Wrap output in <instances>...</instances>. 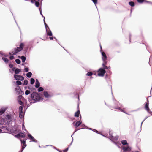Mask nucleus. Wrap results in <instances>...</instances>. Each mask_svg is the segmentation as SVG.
<instances>
[{"label": "nucleus", "instance_id": "nucleus-1", "mask_svg": "<svg viewBox=\"0 0 152 152\" xmlns=\"http://www.w3.org/2000/svg\"><path fill=\"white\" fill-rule=\"evenodd\" d=\"M31 97L32 100L34 101L33 103H34L35 102H39L42 99L38 94L35 92H33L31 94Z\"/></svg>", "mask_w": 152, "mask_h": 152}, {"label": "nucleus", "instance_id": "nucleus-2", "mask_svg": "<svg viewBox=\"0 0 152 152\" xmlns=\"http://www.w3.org/2000/svg\"><path fill=\"white\" fill-rule=\"evenodd\" d=\"M24 46V44L23 43H21L19 45V47L16 48H15L14 50L10 52L9 54L10 55H16L18 52H19L23 49Z\"/></svg>", "mask_w": 152, "mask_h": 152}, {"label": "nucleus", "instance_id": "nucleus-3", "mask_svg": "<svg viewBox=\"0 0 152 152\" xmlns=\"http://www.w3.org/2000/svg\"><path fill=\"white\" fill-rule=\"evenodd\" d=\"M101 54L102 55V60L103 62L102 64V65L104 67V69H107V67L105 65L107 62V56L105 53L104 52H101Z\"/></svg>", "mask_w": 152, "mask_h": 152}, {"label": "nucleus", "instance_id": "nucleus-4", "mask_svg": "<svg viewBox=\"0 0 152 152\" xmlns=\"http://www.w3.org/2000/svg\"><path fill=\"white\" fill-rule=\"evenodd\" d=\"M5 124H9L11 123L13 120L12 116V115L7 114L5 116L4 118H3Z\"/></svg>", "mask_w": 152, "mask_h": 152}, {"label": "nucleus", "instance_id": "nucleus-5", "mask_svg": "<svg viewBox=\"0 0 152 152\" xmlns=\"http://www.w3.org/2000/svg\"><path fill=\"white\" fill-rule=\"evenodd\" d=\"M103 68H101L98 70V72L97 73L98 76H104V74L106 72L104 67L103 66Z\"/></svg>", "mask_w": 152, "mask_h": 152}, {"label": "nucleus", "instance_id": "nucleus-6", "mask_svg": "<svg viewBox=\"0 0 152 152\" xmlns=\"http://www.w3.org/2000/svg\"><path fill=\"white\" fill-rule=\"evenodd\" d=\"M15 90L16 94L18 95H22L23 94V92L22 91L19 86H18L15 88Z\"/></svg>", "mask_w": 152, "mask_h": 152}, {"label": "nucleus", "instance_id": "nucleus-7", "mask_svg": "<svg viewBox=\"0 0 152 152\" xmlns=\"http://www.w3.org/2000/svg\"><path fill=\"white\" fill-rule=\"evenodd\" d=\"M20 140L21 141V144H23V145L22 146L21 150V152H22L26 146V141L25 140L20 139Z\"/></svg>", "mask_w": 152, "mask_h": 152}, {"label": "nucleus", "instance_id": "nucleus-8", "mask_svg": "<svg viewBox=\"0 0 152 152\" xmlns=\"http://www.w3.org/2000/svg\"><path fill=\"white\" fill-rule=\"evenodd\" d=\"M108 138L110 139L113 142V141H116L118 140V136H116L115 137H114L113 136H109V137Z\"/></svg>", "mask_w": 152, "mask_h": 152}, {"label": "nucleus", "instance_id": "nucleus-9", "mask_svg": "<svg viewBox=\"0 0 152 152\" xmlns=\"http://www.w3.org/2000/svg\"><path fill=\"white\" fill-rule=\"evenodd\" d=\"M28 136L29 138V139L32 140V141L37 142V141L35 140V139L30 134H29L28 135Z\"/></svg>", "mask_w": 152, "mask_h": 152}, {"label": "nucleus", "instance_id": "nucleus-10", "mask_svg": "<svg viewBox=\"0 0 152 152\" xmlns=\"http://www.w3.org/2000/svg\"><path fill=\"white\" fill-rule=\"evenodd\" d=\"M12 70L14 72L15 74H18L20 71V69L18 68H16L15 67L13 68Z\"/></svg>", "mask_w": 152, "mask_h": 152}, {"label": "nucleus", "instance_id": "nucleus-11", "mask_svg": "<svg viewBox=\"0 0 152 152\" xmlns=\"http://www.w3.org/2000/svg\"><path fill=\"white\" fill-rule=\"evenodd\" d=\"M16 136L18 138H19L20 137L23 138L25 136V135L23 133L20 132L16 135Z\"/></svg>", "mask_w": 152, "mask_h": 152}, {"label": "nucleus", "instance_id": "nucleus-12", "mask_svg": "<svg viewBox=\"0 0 152 152\" xmlns=\"http://www.w3.org/2000/svg\"><path fill=\"white\" fill-rule=\"evenodd\" d=\"M43 94L46 98H50L51 97V96L49 94L47 91H44Z\"/></svg>", "mask_w": 152, "mask_h": 152}, {"label": "nucleus", "instance_id": "nucleus-13", "mask_svg": "<svg viewBox=\"0 0 152 152\" xmlns=\"http://www.w3.org/2000/svg\"><path fill=\"white\" fill-rule=\"evenodd\" d=\"M122 149L124 152L130 151L131 150V148L129 146H128L127 147H124Z\"/></svg>", "mask_w": 152, "mask_h": 152}, {"label": "nucleus", "instance_id": "nucleus-14", "mask_svg": "<svg viewBox=\"0 0 152 152\" xmlns=\"http://www.w3.org/2000/svg\"><path fill=\"white\" fill-rule=\"evenodd\" d=\"M7 107H4L0 109V115H2L3 114L7 109Z\"/></svg>", "mask_w": 152, "mask_h": 152}, {"label": "nucleus", "instance_id": "nucleus-15", "mask_svg": "<svg viewBox=\"0 0 152 152\" xmlns=\"http://www.w3.org/2000/svg\"><path fill=\"white\" fill-rule=\"evenodd\" d=\"M46 30L47 35L49 36H51L52 35V33L50 28L48 29H46Z\"/></svg>", "mask_w": 152, "mask_h": 152}, {"label": "nucleus", "instance_id": "nucleus-16", "mask_svg": "<svg viewBox=\"0 0 152 152\" xmlns=\"http://www.w3.org/2000/svg\"><path fill=\"white\" fill-rule=\"evenodd\" d=\"M137 1L138 2L142 3L143 2H145V3H148L150 4H152V3L149 1H147L146 0H137Z\"/></svg>", "mask_w": 152, "mask_h": 152}, {"label": "nucleus", "instance_id": "nucleus-17", "mask_svg": "<svg viewBox=\"0 0 152 152\" xmlns=\"http://www.w3.org/2000/svg\"><path fill=\"white\" fill-rule=\"evenodd\" d=\"M149 103L148 102H147L145 106V110H147V112H148L149 113V112H150L151 111H150V109L149 107Z\"/></svg>", "mask_w": 152, "mask_h": 152}, {"label": "nucleus", "instance_id": "nucleus-18", "mask_svg": "<svg viewBox=\"0 0 152 152\" xmlns=\"http://www.w3.org/2000/svg\"><path fill=\"white\" fill-rule=\"evenodd\" d=\"M15 80H23L24 79L23 77H14Z\"/></svg>", "mask_w": 152, "mask_h": 152}, {"label": "nucleus", "instance_id": "nucleus-19", "mask_svg": "<svg viewBox=\"0 0 152 152\" xmlns=\"http://www.w3.org/2000/svg\"><path fill=\"white\" fill-rule=\"evenodd\" d=\"M3 125H6L4 121L3 118H0V126Z\"/></svg>", "mask_w": 152, "mask_h": 152}, {"label": "nucleus", "instance_id": "nucleus-20", "mask_svg": "<svg viewBox=\"0 0 152 152\" xmlns=\"http://www.w3.org/2000/svg\"><path fill=\"white\" fill-rule=\"evenodd\" d=\"M81 124V122L80 121H77L75 124V126L76 128L79 126Z\"/></svg>", "mask_w": 152, "mask_h": 152}, {"label": "nucleus", "instance_id": "nucleus-21", "mask_svg": "<svg viewBox=\"0 0 152 152\" xmlns=\"http://www.w3.org/2000/svg\"><path fill=\"white\" fill-rule=\"evenodd\" d=\"M20 59L22 60V62L24 63L26 59V58L24 56H22L20 57Z\"/></svg>", "mask_w": 152, "mask_h": 152}, {"label": "nucleus", "instance_id": "nucleus-22", "mask_svg": "<svg viewBox=\"0 0 152 152\" xmlns=\"http://www.w3.org/2000/svg\"><path fill=\"white\" fill-rule=\"evenodd\" d=\"M80 114V111L79 110L77 111L75 113V116L77 117H78L79 116V114Z\"/></svg>", "mask_w": 152, "mask_h": 152}, {"label": "nucleus", "instance_id": "nucleus-23", "mask_svg": "<svg viewBox=\"0 0 152 152\" xmlns=\"http://www.w3.org/2000/svg\"><path fill=\"white\" fill-rule=\"evenodd\" d=\"M19 117L21 119L23 118L24 117V114L23 112L21 113V112H19Z\"/></svg>", "mask_w": 152, "mask_h": 152}, {"label": "nucleus", "instance_id": "nucleus-24", "mask_svg": "<svg viewBox=\"0 0 152 152\" xmlns=\"http://www.w3.org/2000/svg\"><path fill=\"white\" fill-rule=\"evenodd\" d=\"M121 142V143L123 145H126L128 144V143H127L126 140H122Z\"/></svg>", "mask_w": 152, "mask_h": 152}, {"label": "nucleus", "instance_id": "nucleus-25", "mask_svg": "<svg viewBox=\"0 0 152 152\" xmlns=\"http://www.w3.org/2000/svg\"><path fill=\"white\" fill-rule=\"evenodd\" d=\"M85 129H90V130H92L93 131H94V132H96V133H98V132L96 130L93 129H92V128H88V127H87V126H86V128H85Z\"/></svg>", "mask_w": 152, "mask_h": 152}, {"label": "nucleus", "instance_id": "nucleus-26", "mask_svg": "<svg viewBox=\"0 0 152 152\" xmlns=\"http://www.w3.org/2000/svg\"><path fill=\"white\" fill-rule=\"evenodd\" d=\"M129 5L132 7H134L135 5V4L133 1H130L129 2Z\"/></svg>", "mask_w": 152, "mask_h": 152}, {"label": "nucleus", "instance_id": "nucleus-27", "mask_svg": "<svg viewBox=\"0 0 152 152\" xmlns=\"http://www.w3.org/2000/svg\"><path fill=\"white\" fill-rule=\"evenodd\" d=\"M2 59L3 61L6 63H7L8 62V60L6 58L2 57Z\"/></svg>", "mask_w": 152, "mask_h": 152}, {"label": "nucleus", "instance_id": "nucleus-28", "mask_svg": "<svg viewBox=\"0 0 152 152\" xmlns=\"http://www.w3.org/2000/svg\"><path fill=\"white\" fill-rule=\"evenodd\" d=\"M93 73L92 72H88L86 74L87 76H92Z\"/></svg>", "mask_w": 152, "mask_h": 152}, {"label": "nucleus", "instance_id": "nucleus-29", "mask_svg": "<svg viewBox=\"0 0 152 152\" xmlns=\"http://www.w3.org/2000/svg\"><path fill=\"white\" fill-rule=\"evenodd\" d=\"M31 93L30 91L28 90H26L25 91V94L26 95H27L30 94Z\"/></svg>", "mask_w": 152, "mask_h": 152}, {"label": "nucleus", "instance_id": "nucleus-30", "mask_svg": "<svg viewBox=\"0 0 152 152\" xmlns=\"http://www.w3.org/2000/svg\"><path fill=\"white\" fill-rule=\"evenodd\" d=\"M22 98V96H21V95H20L18 96L17 97V100L18 101L21 100V99Z\"/></svg>", "mask_w": 152, "mask_h": 152}, {"label": "nucleus", "instance_id": "nucleus-31", "mask_svg": "<svg viewBox=\"0 0 152 152\" xmlns=\"http://www.w3.org/2000/svg\"><path fill=\"white\" fill-rule=\"evenodd\" d=\"M23 106H21L19 107V112H21V113L23 112Z\"/></svg>", "mask_w": 152, "mask_h": 152}, {"label": "nucleus", "instance_id": "nucleus-32", "mask_svg": "<svg viewBox=\"0 0 152 152\" xmlns=\"http://www.w3.org/2000/svg\"><path fill=\"white\" fill-rule=\"evenodd\" d=\"M40 86V83H39V82H37V83H36V84H35V87L36 88H38L39 86Z\"/></svg>", "mask_w": 152, "mask_h": 152}, {"label": "nucleus", "instance_id": "nucleus-33", "mask_svg": "<svg viewBox=\"0 0 152 152\" xmlns=\"http://www.w3.org/2000/svg\"><path fill=\"white\" fill-rule=\"evenodd\" d=\"M44 89L42 87H39L38 89V92H41Z\"/></svg>", "mask_w": 152, "mask_h": 152}, {"label": "nucleus", "instance_id": "nucleus-34", "mask_svg": "<svg viewBox=\"0 0 152 152\" xmlns=\"http://www.w3.org/2000/svg\"><path fill=\"white\" fill-rule=\"evenodd\" d=\"M28 81L26 80H25L24 81L23 83V85H26L28 84Z\"/></svg>", "mask_w": 152, "mask_h": 152}, {"label": "nucleus", "instance_id": "nucleus-35", "mask_svg": "<svg viewBox=\"0 0 152 152\" xmlns=\"http://www.w3.org/2000/svg\"><path fill=\"white\" fill-rule=\"evenodd\" d=\"M15 61L16 63H17L18 64H20L21 62L20 60L18 59H16L15 60Z\"/></svg>", "mask_w": 152, "mask_h": 152}, {"label": "nucleus", "instance_id": "nucleus-36", "mask_svg": "<svg viewBox=\"0 0 152 152\" xmlns=\"http://www.w3.org/2000/svg\"><path fill=\"white\" fill-rule=\"evenodd\" d=\"M16 83L18 85H20L22 84L20 80H17L16 81Z\"/></svg>", "mask_w": 152, "mask_h": 152}, {"label": "nucleus", "instance_id": "nucleus-37", "mask_svg": "<svg viewBox=\"0 0 152 152\" xmlns=\"http://www.w3.org/2000/svg\"><path fill=\"white\" fill-rule=\"evenodd\" d=\"M35 82L34 80L32 78H31L30 79V83L31 84H33Z\"/></svg>", "mask_w": 152, "mask_h": 152}, {"label": "nucleus", "instance_id": "nucleus-38", "mask_svg": "<svg viewBox=\"0 0 152 152\" xmlns=\"http://www.w3.org/2000/svg\"><path fill=\"white\" fill-rule=\"evenodd\" d=\"M39 10L40 11V14L42 16V17H43L44 18V17H45L44 16L42 13V8L41 7H40L39 8Z\"/></svg>", "mask_w": 152, "mask_h": 152}, {"label": "nucleus", "instance_id": "nucleus-39", "mask_svg": "<svg viewBox=\"0 0 152 152\" xmlns=\"http://www.w3.org/2000/svg\"><path fill=\"white\" fill-rule=\"evenodd\" d=\"M35 6L37 7H39V4H40L39 3V2L36 1L35 3Z\"/></svg>", "mask_w": 152, "mask_h": 152}, {"label": "nucleus", "instance_id": "nucleus-40", "mask_svg": "<svg viewBox=\"0 0 152 152\" xmlns=\"http://www.w3.org/2000/svg\"><path fill=\"white\" fill-rule=\"evenodd\" d=\"M18 102L19 104L20 105H21V106H23V104H24L23 103L21 100L18 101Z\"/></svg>", "mask_w": 152, "mask_h": 152}, {"label": "nucleus", "instance_id": "nucleus-41", "mask_svg": "<svg viewBox=\"0 0 152 152\" xmlns=\"http://www.w3.org/2000/svg\"><path fill=\"white\" fill-rule=\"evenodd\" d=\"M32 73L31 72H29L26 74V76H31Z\"/></svg>", "mask_w": 152, "mask_h": 152}, {"label": "nucleus", "instance_id": "nucleus-42", "mask_svg": "<svg viewBox=\"0 0 152 152\" xmlns=\"http://www.w3.org/2000/svg\"><path fill=\"white\" fill-rule=\"evenodd\" d=\"M92 1L96 6V4L97 3V0H92Z\"/></svg>", "mask_w": 152, "mask_h": 152}, {"label": "nucleus", "instance_id": "nucleus-43", "mask_svg": "<svg viewBox=\"0 0 152 152\" xmlns=\"http://www.w3.org/2000/svg\"><path fill=\"white\" fill-rule=\"evenodd\" d=\"M44 25L46 28V29H48L50 28L46 23H45V24Z\"/></svg>", "mask_w": 152, "mask_h": 152}, {"label": "nucleus", "instance_id": "nucleus-44", "mask_svg": "<svg viewBox=\"0 0 152 152\" xmlns=\"http://www.w3.org/2000/svg\"><path fill=\"white\" fill-rule=\"evenodd\" d=\"M113 143L115 144L117 146H118V148H120V147L118 144V143L117 142H115V141H113Z\"/></svg>", "mask_w": 152, "mask_h": 152}, {"label": "nucleus", "instance_id": "nucleus-45", "mask_svg": "<svg viewBox=\"0 0 152 152\" xmlns=\"http://www.w3.org/2000/svg\"><path fill=\"white\" fill-rule=\"evenodd\" d=\"M115 109H118L121 111L124 112L123 110L122 109H121L120 107H115Z\"/></svg>", "mask_w": 152, "mask_h": 152}, {"label": "nucleus", "instance_id": "nucleus-46", "mask_svg": "<svg viewBox=\"0 0 152 152\" xmlns=\"http://www.w3.org/2000/svg\"><path fill=\"white\" fill-rule=\"evenodd\" d=\"M25 71L26 72H27L28 71V67H26L24 68Z\"/></svg>", "mask_w": 152, "mask_h": 152}, {"label": "nucleus", "instance_id": "nucleus-47", "mask_svg": "<svg viewBox=\"0 0 152 152\" xmlns=\"http://www.w3.org/2000/svg\"><path fill=\"white\" fill-rule=\"evenodd\" d=\"M109 134L110 135V136H112V135L113 134V132L111 130H110L109 132Z\"/></svg>", "mask_w": 152, "mask_h": 152}, {"label": "nucleus", "instance_id": "nucleus-48", "mask_svg": "<svg viewBox=\"0 0 152 152\" xmlns=\"http://www.w3.org/2000/svg\"><path fill=\"white\" fill-rule=\"evenodd\" d=\"M13 65L12 64H9V67L10 68H13Z\"/></svg>", "mask_w": 152, "mask_h": 152}, {"label": "nucleus", "instance_id": "nucleus-49", "mask_svg": "<svg viewBox=\"0 0 152 152\" xmlns=\"http://www.w3.org/2000/svg\"><path fill=\"white\" fill-rule=\"evenodd\" d=\"M10 60L13 59L14 58V56H10Z\"/></svg>", "mask_w": 152, "mask_h": 152}, {"label": "nucleus", "instance_id": "nucleus-50", "mask_svg": "<svg viewBox=\"0 0 152 152\" xmlns=\"http://www.w3.org/2000/svg\"><path fill=\"white\" fill-rule=\"evenodd\" d=\"M98 72V71L96 72H95L93 73V75H96V76L97 75V73Z\"/></svg>", "mask_w": 152, "mask_h": 152}, {"label": "nucleus", "instance_id": "nucleus-51", "mask_svg": "<svg viewBox=\"0 0 152 152\" xmlns=\"http://www.w3.org/2000/svg\"><path fill=\"white\" fill-rule=\"evenodd\" d=\"M31 2L32 3H34L36 1V0H31Z\"/></svg>", "mask_w": 152, "mask_h": 152}, {"label": "nucleus", "instance_id": "nucleus-52", "mask_svg": "<svg viewBox=\"0 0 152 152\" xmlns=\"http://www.w3.org/2000/svg\"><path fill=\"white\" fill-rule=\"evenodd\" d=\"M68 149H69L68 148H66V149H65L64 150V152H67L68 150Z\"/></svg>", "mask_w": 152, "mask_h": 152}, {"label": "nucleus", "instance_id": "nucleus-53", "mask_svg": "<svg viewBox=\"0 0 152 152\" xmlns=\"http://www.w3.org/2000/svg\"><path fill=\"white\" fill-rule=\"evenodd\" d=\"M49 39L50 40H53V37L50 36L49 37Z\"/></svg>", "mask_w": 152, "mask_h": 152}, {"label": "nucleus", "instance_id": "nucleus-54", "mask_svg": "<svg viewBox=\"0 0 152 152\" xmlns=\"http://www.w3.org/2000/svg\"><path fill=\"white\" fill-rule=\"evenodd\" d=\"M2 129H5L6 128V127L4 126H2L1 127Z\"/></svg>", "mask_w": 152, "mask_h": 152}, {"label": "nucleus", "instance_id": "nucleus-55", "mask_svg": "<svg viewBox=\"0 0 152 152\" xmlns=\"http://www.w3.org/2000/svg\"><path fill=\"white\" fill-rule=\"evenodd\" d=\"M72 135L71 136V137H72V142H71L70 144V145L69 146H70V145H71V144H72V142L73 141V137H72Z\"/></svg>", "mask_w": 152, "mask_h": 152}, {"label": "nucleus", "instance_id": "nucleus-56", "mask_svg": "<svg viewBox=\"0 0 152 152\" xmlns=\"http://www.w3.org/2000/svg\"><path fill=\"white\" fill-rule=\"evenodd\" d=\"M45 18L44 17V20H43V22H44V25L45 24V23H46L45 22Z\"/></svg>", "mask_w": 152, "mask_h": 152}, {"label": "nucleus", "instance_id": "nucleus-57", "mask_svg": "<svg viewBox=\"0 0 152 152\" xmlns=\"http://www.w3.org/2000/svg\"><path fill=\"white\" fill-rule=\"evenodd\" d=\"M14 76H21V75H14Z\"/></svg>", "mask_w": 152, "mask_h": 152}, {"label": "nucleus", "instance_id": "nucleus-58", "mask_svg": "<svg viewBox=\"0 0 152 152\" xmlns=\"http://www.w3.org/2000/svg\"><path fill=\"white\" fill-rule=\"evenodd\" d=\"M116 104L118 106H119V103L118 102H117Z\"/></svg>", "mask_w": 152, "mask_h": 152}, {"label": "nucleus", "instance_id": "nucleus-59", "mask_svg": "<svg viewBox=\"0 0 152 152\" xmlns=\"http://www.w3.org/2000/svg\"><path fill=\"white\" fill-rule=\"evenodd\" d=\"M148 117H146L145 119H144L143 120V121H142V122H143L145 120L146 118Z\"/></svg>", "mask_w": 152, "mask_h": 152}, {"label": "nucleus", "instance_id": "nucleus-60", "mask_svg": "<svg viewBox=\"0 0 152 152\" xmlns=\"http://www.w3.org/2000/svg\"><path fill=\"white\" fill-rule=\"evenodd\" d=\"M23 128H24V129L25 128V127H24V125H23V126H22V129H23Z\"/></svg>", "mask_w": 152, "mask_h": 152}, {"label": "nucleus", "instance_id": "nucleus-61", "mask_svg": "<svg viewBox=\"0 0 152 152\" xmlns=\"http://www.w3.org/2000/svg\"><path fill=\"white\" fill-rule=\"evenodd\" d=\"M77 130V129H75L74 132L73 134H74L75 132H76Z\"/></svg>", "mask_w": 152, "mask_h": 152}, {"label": "nucleus", "instance_id": "nucleus-62", "mask_svg": "<svg viewBox=\"0 0 152 152\" xmlns=\"http://www.w3.org/2000/svg\"><path fill=\"white\" fill-rule=\"evenodd\" d=\"M100 49H101L100 51H101L102 50V47L101 45H100Z\"/></svg>", "mask_w": 152, "mask_h": 152}, {"label": "nucleus", "instance_id": "nucleus-63", "mask_svg": "<svg viewBox=\"0 0 152 152\" xmlns=\"http://www.w3.org/2000/svg\"><path fill=\"white\" fill-rule=\"evenodd\" d=\"M131 40V35H129V41L130 42Z\"/></svg>", "mask_w": 152, "mask_h": 152}, {"label": "nucleus", "instance_id": "nucleus-64", "mask_svg": "<svg viewBox=\"0 0 152 152\" xmlns=\"http://www.w3.org/2000/svg\"><path fill=\"white\" fill-rule=\"evenodd\" d=\"M3 55L0 52V56H2Z\"/></svg>", "mask_w": 152, "mask_h": 152}]
</instances>
